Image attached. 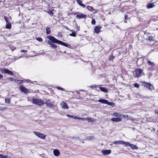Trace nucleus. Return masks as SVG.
I'll list each match as a JSON object with an SVG mask.
<instances>
[{
    "mask_svg": "<svg viewBox=\"0 0 158 158\" xmlns=\"http://www.w3.org/2000/svg\"><path fill=\"white\" fill-rule=\"evenodd\" d=\"M47 37L49 40H51L53 42L69 48L73 49L76 48L77 47V45L75 44L74 43L68 44L62 41L58 40L55 37L51 35H47Z\"/></svg>",
    "mask_w": 158,
    "mask_h": 158,
    "instance_id": "nucleus-1",
    "label": "nucleus"
},
{
    "mask_svg": "<svg viewBox=\"0 0 158 158\" xmlns=\"http://www.w3.org/2000/svg\"><path fill=\"white\" fill-rule=\"evenodd\" d=\"M143 70L140 68L136 69L135 70L133 71V72L134 77H135L137 78L140 77L143 75Z\"/></svg>",
    "mask_w": 158,
    "mask_h": 158,
    "instance_id": "nucleus-2",
    "label": "nucleus"
},
{
    "mask_svg": "<svg viewBox=\"0 0 158 158\" xmlns=\"http://www.w3.org/2000/svg\"><path fill=\"white\" fill-rule=\"evenodd\" d=\"M146 64L148 66V71H153L155 69V64L154 62L148 60Z\"/></svg>",
    "mask_w": 158,
    "mask_h": 158,
    "instance_id": "nucleus-3",
    "label": "nucleus"
},
{
    "mask_svg": "<svg viewBox=\"0 0 158 158\" xmlns=\"http://www.w3.org/2000/svg\"><path fill=\"white\" fill-rule=\"evenodd\" d=\"M32 102L34 104H35L40 106L44 104V102L42 99H38L35 98H33L32 99Z\"/></svg>",
    "mask_w": 158,
    "mask_h": 158,
    "instance_id": "nucleus-4",
    "label": "nucleus"
},
{
    "mask_svg": "<svg viewBox=\"0 0 158 158\" xmlns=\"http://www.w3.org/2000/svg\"><path fill=\"white\" fill-rule=\"evenodd\" d=\"M0 71L2 73H8L10 75H13V73L12 71L5 68L1 69Z\"/></svg>",
    "mask_w": 158,
    "mask_h": 158,
    "instance_id": "nucleus-5",
    "label": "nucleus"
},
{
    "mask_svg": "<svg viewBox=\"0 0 158 158\" xmlns=\"http://www.w3.org/2000/svg\"><path fill=\"white\" fill-rule=\"evenodd\" d=\"M148 34V37L146 38V40H148V42H149V44L151 45H152L153 44V43H151L152 41H154V38L152 36V35L150 33Z\"/></svg>",
    "mask_w": 158,
    "mask_h": 158,
    "instance_id": "nucleus-6",
    "label": "nucleus"
},
{
    "mask_svg": "<svg viewBox=\"0 0 158 158\" xmlns=\"http://www.w3.org/2000/svg\"><path fill=\"white\" fill-rule=\"evenodd\" d=\"M77 14H79L78 15H77L76 16V17L77 19H81L85 18L86 17V15L83 14L81 13H80L79 12H75L73 14L74 15H77Z\"/></svg>",
    "mask_w": 158,
    "mask_h": 158,
    "instance_id": "nucleus-7",
    "label": "nucleus"
},
{
    "mask_svg": "<svg viewBox=\"0 0 158 158\" xmlns=\"http://www.w3.org/2000/svg\"><path fill=\"white\" fill-rule=\"evenodd\" d=\"M33 133L34 134L37 136L38 137L42 139H44L45 138L46 135H44L43 134L40 133V132L34 131Z\"/></svg>",
    "mask_w": 158,
    "mask_h": 158,
    "instance_id": "nucleus-8",
    "label": "nucleus"
},
{
    "mask_svg": "<svg viewBox=\"0 0 158 158\" xmlns=\"http://www.w3.org/2000/svg\"><path fill=\"white\" fill-rule=\"evenodd\" d=\"M21 92H23L25 94H27L29 93V90L26 88L23 87L22 85L19 86Z\"/></svg>",
    "mask_w": 158,
    "mask_h": 158,
    "instance_id": "nucleus-9",
    "label": "nucleus"
},
{
    "mask_svg": "<svg viewBox=\"0 0 158 158\" xmlns=\"http://www.w3.org/2000/svg\"><path fill=\"white\" fill-rule=\"evenodd\" d=\"M101 28V26L99 25L95 26L94 28V32L95 33L97 34H98L99 32L101 31L100 30Z\"/></svg>",
    "mask_w": 158,
    "mask_h": 158,
    "instance_id": "nucleus-10",
    "label": "nucleus"
},
{
    "mask_svg": "<svg viewBox=\"0 0 158 158\" xmlns=\"http://www.w3.org/2000/svg\"><path fill=\"white\" fill-rule=\"evenodd\" d=\"M127 145L130 147L131 148H132L133 149H138V147L137 146L129 142H127V143H126L125 146H127Z\"/></svg>",
    "mask_w": 158,
    "mask_h": 158,
    "instance_id": "nucleus-11",
    "label": "nucleus"
},
{
    "mask_svg": "<svg viewBox=\"0 0 158 158\" xmlns=\"http://www.w3.org/2000/svg\"><path fill=\"white\" fill-rule=\"evenodd\" d=\"M50 40L48 41V44L51 45V47L54 49H56L57 48V46L56 44H55V43L53 42L51 40Z\"/></svg>",
    "mask_w": 158,
    "mask_h": 158,
    "instance_id": "nucleus-12",
    "label": "nucleus"
},
{
    "mask_svg": "<svg viewBox=\"0 0 158 158\" xmlns=\"http://www.w3.org/2000/svg\"><path fill=\"white\" fill-rule=\"evenodd\" d=\"M113 143L115 144H122L126 145L127 142H125L123 140L116 141L113 142Z\"/></svg>",
    "mask_w": 158,
    "mask_h": 158,
    "instance_id": "nucleus-13",
    "label": "nucleus"
},
{
    "mask_svg": "<svg viewBox=\"0 0 158 158\" xmlns=\"http://www.w3.org/2000/svg\"><path fill=\"white\" fill-rule=\"evenodd\" d=\"M44 104H46L47 106L48 107H53L54 105L49 100H47L44 102Z\"/></svg>",
    "mask_w": 158,
    "mask_h": 158,
    "instance_id": "nucleus-14",
    "label": "nucleus"
},
{
    "mask_svg": "<svg viewBox=\"0 0 158 158\" xmlns=\"http://www.w3.org/2000/svg\"><path fill=\"white\" fill-rule=\"evenodd\" d=\"M111 152L110 150H103L102 151V153L105 155L110 154Z\"/></svg>",
    "mask_w": 158,
    "mask_h": 158,
    "instance_id": "nucleus-15",
    "label": "nucleus"
},
{
    "mask_svg": "<svg viewBox=\"0 0 158 158\" xmlns=\"http://www.w3.org/2000/svg\"><path fill=\"white\" fill-rule=\"evenodd\" d=\"M155 6V5L154 4V2L149 3L146 6V8L148 9L152 8Z\"/></svg>",
    "mask_w": 158,
    "mask_h": 158,
    "instance_id": "nucleus-16",
    "label": "nucleus"
},
{
    "mask_svg": "<svg viewBox=\"0 0 158 158\" xmlns=\"http://www.w3.org/2000/svg\"><path fill=\"white\" fill-rule=\"evenodd\" d=\"M77 3L81 6L83 8L85 7V5L83 3H82V1L81 0H76Z\"/></svg>",
    "mask_w": 158,
    "mask_h": 158,
    "instance_id": "nucleus-17",
    "label": "nucleus"
},
{
    "mask_svg": "<svg viewBox=\"0 0 158 158\" xmlns=\"http://www.w3.org/2000/svg\"><path fill=\"white\" fill-rule=\"evenodd\" d=\"M111 120L114 122H118L121 121V119L119 118H112Z\"/></svg>",
    "mask_w": 158,
    "mask_h": 158,
    "instance_id": "nucleus-18",
    "label": "nucleus"
},
{
    "mask_svg": "<svg viewBox=\"0 0 158 158\" xmlns=\"http://www.w3.org/2000/svg\"><path fill=\"white\" fill-rule=\"evenodd\" d=\"M54 155L56 156H58L60 155V152L57 149H55L53 152Z\"/></svg>",
    "mask_w": 158,
    "mask_h": 158,
    "instance_id": "nucleus-19",
    "label": "nucleus"
},
{
    "mask_svg": "<svg viewBox=\"0 0 158 158\" xmlns=\"http://www.w3.org/2000/svg\"><path fill=\"white\" fill-rule=\"evenodd\" d=\"M99 88L100 90L103 92L105 93H107L108 92V89L105 87H100Z\"/></svg>",
    "mask_w": 158,
    "mask_h": 158,
    "instance_id": "nucleus-20",
    "label": "nucleus"
},
{
    "mask_svg": "<svg viewBox=\"0 0 158 158\" xmlns=\"http://www.w3.org/2000/svg\"><path fill=\"white\" fill-rule=\"evenodd\" d=\"M54 10L53 9L52 10H49L47 11H45L48 14L50 15L51 16H52L53 15V11Z\"/></svg>",
    "mask_w": 158,
    "mask_h": 158,
    "instance_id": "nucleus-21",
    "label": "nucleus"
},
{
    "mask_svg": "<svg viewBox=\"0 0 158 158\" xmlns=\"http://www.w3.org/2000/svg\"><path fill=\"white\" fill-rule=\"evenodd\" d=\"M107 101V100L104 99H100L98 100V102L104 104H106Z\"/></svg>",
    "mask_w": 158,
    "mask_h": 158,
    "instance_id": "nucleus-22",
    "label": "nucleus"
},
{
    "mask_svg": "<svg viewBox=\"0 0 158 158\" xmlns=\"http://www.w3.org/2000/svg\"><path fill=\"white\" fill-rule=\"evenodd\" d=\"M121 115H122V114L118 113L117 112H114L112 114V115L113 116H114L116 117H121Z\"/></svg>",
    "mask_w": 158,
    "mask_h": 158,
    "instance_id": "nucleus-23",
    "label": "nucleus"
},
{
    "mask_svg": "<svg viewBox=\"0 0 158 158\" xmlns=\"http://www.w3.org/2000/svg\"><path fill=\"white\" fill-rule=\"evenodd\" d=\"M72 31V33L70 34L69 35L74 37H76V32L75 31Z\"/></svg>",
    "mask_w": 158,
    "mask_h": 158,
    "instance_id": "nucleus-24",
    "label": "nucleus"
},
{
    "mask_svg": "<svg viewBox=\"0 0 158 158\" xmlns=\"http://www.w3.org/2000/svg\"><path fill=\"white\" fill-rule=\"evenodd\" d=\"M0 158H11L10 156H9L8 155L5 156L2 154H0Z\"/></svg>",
    "mask_w": 158,
    "mask_h": 158,
    "instance_id": "nucleus-25",
    "label": "nucleus"
},
{
    "mask_svg": "<svg viewBox=\"0 0 158 158\" xmlns=\"http://www.w3.org/2000/svg\"><path fill=\"white\" fill-rule=\"evenodd\" d=\"M11 27V25L10 23L6 24V27L7 29H10Z\"/></svg>",
    "mask_w": 158,
    "mask_h": 158,
    "instance_id": "nucleus-26",
    "label": "nucleus"
},
{
    "mask_svg": "<svg viewBox=\"0 0 158 158\" xmlns=\"http://www.w3.org/2000/svg\"><path fill=\"white\" fill-rule=\"evenodd\" d=\"M87 8L89 10H90L91 11H93L94 10L93 7L92 6H87Z\"/></svg>",
    "mask_w": 158,
    "mask_h": 158,
    "instance_id": "nucleus-27",
    "label": "nucleus"
},
{
    "mask_svg": "<svg viewBox=\"0 0 158 158\" xmlns=\"http://www.w3.org/2000/svg\"><path fill=\"white\" fill-rule=\"evenodd\" d=\"M10 99L9 98H6L5 99V102L8 104H10Z\"/></svg>",
    "mask_w": 158,
    "mask_h": 158,
    "instance_id": "nucleus-28",
    "label": "nucleus"
},
{
    "mask_svg": "<svg viewBox=\"0 0 158 158\" xmlns=\"http://www.w3.org/2000/svg\"><path fill=\"white\" fill-rule=\"evenodd\" d=\"M74 119H81L83 120H86V118H82L81 117H77L76 116H75L74 117Z\"/></svg>",
    "mask_w": 158,
    "mask_h": 158,
    "instance_id": "nucleus-29",
    "label": "nucleus"
},
{
    "mask_svg": "<svg viewBox=\"0 0 158 158\" xmlns=\"http://www.w3.org/2000/svg\"><path fill=\"white\" fill-rule=\"evenodd\" d=\"M114 58L115 56H113V55H112L111 56H109L108 60L110 61H113Z\"/></svg>",
    "mask_w": 158,
    "mask_h": 158,
    "instance_id": "nucleus-30",
    "label": "nucleus"
},
{
    "mask_svg": "<svg viewBox=\"0 0 158 158\" xmlns=\"http://www.w3.org/2000/svg\"><path fill=\"white\" fill-rule=\"evenodd\" d=\"M93 119H92L90 118L87 117L86 118V120H87L88 122H90L93 121Z\"/></svg>",
    "mask_w": 158,
    "mask_h": 158,
    "instance_id": "nucleus-31",
    "label": "nucleus"
},
{
    "mask_svg": "<svg viewBox=\"0 0 158 158\" xmlns=\"http://www.w3.org/2000/svg\"><path fill=\"white\" fill-rule=\"evenodd\" d=\"M46 34H49L51 32V30L49 28H47L46 29Z\"/></svg>",
    "mask_w": 158,
    "mask_h": 158,
    "instance_id": "nucleus-32",
    "label": "nucleus"
},
{
    "mask_svg": "<svg viewBox=\"0 0 158 158\" xmlns=\"http://www.w3.org/2000/svg\"><path fill=\"white\" fill-rule=\"evenodd\" d=\"M147 88H148L149 89L152 90L153 89V85L150 83V85H149Z\"/></svg>",
    "mask_w": 158,
    "mask_h": 158,
    "instance_id": "nucleus-33",
    "label": "nucleus"
},
{
    "mask_svg": "<svg viewBox=\"0 0 158 158\" xmlns=\"http://www.w3.org/2000/svg\"><path fill=\"white\" fill-rule=\"evenodd\" d=\"M36 39L37 41L40 42H41L43 40L42 39L41 37L37 38Z\"/></svg>",
    "mask_w": 158,
    "mask_h": 158,
    "instance_id": "nucleus-34",
    "label": "nucleus"
},
{
    "mask_svg": "<svg viewBox=\"0 0 158 158\" xmlns=\"http://www.w3.org/2000/svg\"><path fill=\"white\" fill-rule=\"evenodd\" d=\"M149 85H150V83H147L146 82H144V85L145 87H146L147 88L148 87Z\"/></svg>",
    "mask_w": 158,
    "mask_h": 158,
    "instance_id": "nucleus-35",
    "label": "nucleus"
},
{
    "mask_svg": "<svg viewBox=\"0 0 158 158\" xmlns=\"http://www.w3.org/2000/svg\"><path fill=\"white\" fill-rule=\"evenodd\" d=\"M106 104H108L110 106H112L113 104H114V103L113 102H110L108 101V100H107V103H106Z\"/></svg>",
    "mask_w": 158,
    "mask_h": 158,
    "instance_id": "nucleus-36",
    "label": "nucleus"
},
{
    "mask_svg": "<svg viewBox=\"0 0 158 158\" xmlns=\"http://www.w3.org/2000/svg\"><path fill=\"white\" fill-rule=\"evenodd\" d=\"M91 23L92 25H95L96 23V21L94 19H93L91 20Z\"/></svg>",
    "mask_w": 158,
    "mask_h": 158,
    "instance_id": "nucleus-37",
    "label": "nucleus"
},
{
    "mask_svg": "<svg viewBox=\"0 0 158 158\" xmlns=\"http://www.w3.org/2000/svg\"><path fill=\"white\" fill-rule=\"evenodd\" d=\"M134 86L135 87L138 88H139L140 86L137 83H135L134 85Z\"/></svg>",
    "mask_w": 158,
    "mask_h": 158,
    "instance_id": "nucleus-38",
    "label": "nucleus"
},
{
    "mask_svg": "<svg viewBox=\"0 0 158 158\" xmlns=\"http://www.w3.org/2000/svg\"><path fill=\"white\" fill-rule=\"evenodd\" d=\"M76 29H77V31H79L80 30V27L79 26H78V25H76Z\"/></svg>",
    "mask_w": 158,
    "mask_h": 158,
    "instance_id": "nucleus-39",
    "label": "nucleus"
},
{
    "mask_svg": "<svg viewBox=\"0 0 158 158\" xmlns=\"http://www.w3.org/2000/svg\"><path fill=\"white\" fill-rule=\"evenodd\" d=\"M63 106L65 108H66V109H67L68 108V106H67V104L65 103H64Z\"/></svg>",
    "mask_w": 158,
    "mask_h": 158,
    "instance_id": "nucleus-40",
    "label": "nucleus"
},
{
    "mask_svg": "<svg viewBox=\"0 0 158 158\" xmlns=\"http://www.w3.org/2000/svg\"><path fill=\"white\" fill-rule=\"evenodd\" d=\"M4 19H5V20L7 23H8V20L7 17L6 16H4Z\"/></svg>",
    "mask_w": 158,
    "mask_h": 158,
    "instance_id": "nucleus-41",
    "label": "nucleus"
},
{
    "mask_svg": "<svg viewBox=\"0 0 158 158\" xmlns=\"http://www.w3.org/2000/svg\"><path fill=\"white\" fill-rule=\"evenodd\" d=\"M154 48L155 50H158V44L157 43L155 45Z\"/></svg>",
    "mask_w": 158,
    "mask_h": 158,
    "instance_id": "nucleus-42",
    "label": "nucleus"
},
{
    "mask_svg": "<svg viewBox=\"0 0 158 158\" xmlns=\"http://www.w3.org/2000/svg\"><path fill=\"white\" fill-rule=\"evenodd\" d=\"M139 60L138 59V60H137V62H136V64H137V65L138 66H140V65H142V64L143 63H142V64H139Z\"/></svg>",
    "mask_w": 158,
    "mask_h": 158,
    "instance_id": "nucleus-43",
    "label": "nucleus"
},
{
    "mask_svg": "<svg viewBox=\"0 0 158 158\" xmlns=\"http://www.w3.org/2000/svg\"><path fill=\"white\" fill-rule=\"evenodd\" d=\"M66 116L69 117H71V118H74V117H75V116L74 115H71L69 114H67Z\"/></svg>",
    "mask_w": 158,
    "mask_h": 158,
    "instance_id": "nucleus-44",
    "label": "nucleus"
},
{
    "mask_svg": "<svg viewBox=\"0 0 158 158\" xmlns=\"http://www.w3.org/2000/svg\"><path fill=\"white\" fill-rule=\"evenodd\" d=\"M57 89H58L61 90H62V91H64L65 90L63 88H61V87H57Z\"/></svg>",
    "mask_w": 158,
    "mask_h": 158,
    "instance_id": "nucleus-45",
    "label": "nucleus"
},
{
    "mask_svg": "<svg viewBox=\"0 0 158 158\" xmlns=\"http://www.w3.org/2000/svg\"><path fill=\"white\" fill-rule=\"evenodd\" d=\"M64 28H65V29H67V30H68L70 31H73V30H70V29L68 28V27L67 26H64Z\"/></svg>",
    "mask_w": 158,
    "mask_h": 158,
    "instance_id": "nucleus-46",
    "label": "nucleus"
},
{
    "mask_svg": "<svg viewBox=\"0 0 158 158\" xmlns=\"http://www.w3.org/2000/svg\"><path fill=\"white\" fill-rule=\"evenodd\" d=\"M17 82H19L20 84H22L23 83V80H17Z\"/></svg>",
    "mask_w": 158,
    "mask_h": 158,
    "instance_id": "nucleus-47",
    "label": "nucleus"
},
{
    "mask_svg": "<svg viewBox=\"0 0 158 158\" xmlns=\"http://www.w3.org/2000/svg\"><path fill=\"white\" fill-rule=\"evenodd\" d=\"M27 52V51L25 50H23L22 49L21 50L20 52H24L26 53Z\"/></svg>",
    "mask_w": 158,
    "mask_h": 158,
    "instance_id": "nucleus-48",
    "label": "nucleus"
},
{
    "mask_svg": "<svg viewBox=\"0 0 158 158\" xmlns=\"http://www.w3.org/2000/svg\"><path fill=\"white\" fill-rule=\"evenodd\" d=\"M8 79L11 81H13L14 80V78L13 77H10L8 78Z\"/></svg>",
    "mask_w": 158,
    "mask_h": 158,
    "instance_id": "nucleus-49",
    "label": "nucleus"
},
{
    "mask_svg": "<svg viewBox=\"0 0 158 158\" xmlns=\"http://www.w3.org/2000/svg\"><path fill=\"white\" fill-rule=\"evenodd\" d=\"M15 48H15V47H11V48H10V49H11V50L12 51H14V50Z\"/></svg>",
    "mask_w": 158,
    "mask_h": 158,
    "instance_id": "nucleus-50",
    "label": "nucleus"
},
{
    "mask_svg": "<svg viewBox=\"0 0 158 158\" xmlns=\"http://www.w3.org/2000/svg\"><path fill=\"white\" fill-rule=\"evenodd\" d=\"M128 19V15H125V20H126Z\"/></svg>",
    "mask_w": 158,
    "mask_h": 158,
    "instance_id": "nucleus-51",
    "label": "nucleus"
},
{
    "mask_svg": "<svg viewBox=\"0 0 158 158\" xmlns=\"http://www.w3.org/2000/svg\"><path fill=\"white\" fill-rule=\"evenodd\" d=\"M3 78V76L2 74H0V79H1V78L2 79Z\"/></svg>",
    "mask_w": 158,
    "mask_h": 158,
    "instance_id": "nucleus-52",
    "label": "nucleus"
},
{
    "mask_svg": "<svg viewBox=\"0 0 158 158\" xmlns=\"http://www.w3.org/2000/svg\"><path fill=\"white\" fill-rule=\"evenodd\" d=\"M155 111V112L156 114H158V110H156Z\"/></svg>",
    "mask_w": 158,
    "mask_h": 158,
    "instance_id": "nucleus-53",
    "label": "nucleus"
},
{
    "mask_svg": "<svg viewBox=\"0 0 158 158\" xmlns=\"http://www.w3.org/2000/svg\"><path fill=\"white\" fill-rule=\"evenodd\" d=\"M124 22L126 23H127V21H126V20H125V19L124 20Z\"/></svg>",
    "mask_w": 158,
    "mask_h": 158,
    "instance_id": "nucleus-54",
    "label": "nucleus"
},
{
    "mask_svg": "<svg viewBox=\"0 0 158 158\" xmlns=\"http://www.w3.org/2000/svg\"><path fill=\"white\" fill-rule=\"evenodd\" d=\"M130 48H132V46H131V45H130V46H129V48H130Z\"/></svg>",
    "mask_w": 158,
    "mask_h": 158,
    "instance_id": "nucleus-55",
    "label": "nucleus"
},
{
    "mask_svg": "<svg viewBox=\"0 0 158 158\" xmlns=\"http://www.w3.org/2000/svg\"><path fill=\"white\" fill-rule=\"evenodd\" d=\"M96 87V86H95V87H94L93 86H91V87H92V88H94V87Z\"/></svg>",
    "mask_w": 158,
    "mask_h": 158,
    "instance_id": "nucleus-56",
    "label": "nucleus"
},
{
    "mask_svg": "<svg viewBox=\"0 0 158 158\" xmlns=\"http://www.w3.org/2000/svg\"><path fill=\"white\" fill-rule=\"evenodd\" d=\"M135 1H136V0H135V1H134V2H135Z\"/></svg>",
    "mask_w": 158,
    "mask_h": 158,
    "instance_id": "nucleus-57",
    "label": "nucleus"
},
{
    "mask_svg": "<svg viewBox=\"0 0 158 158\" xmlns=\"http://www.w3.org/2000/svg\"><path fill=\"white\" fill-rule=\"evenodd\" d=\"M135 1H136V0H135V1H134V2H135Z\"/></svg>",
    "mask_w": 158,
    "mask_h": 158,
    "instance_id": "nucleus-58",
    "label": "nucleus"
},
{
    "mask_svg": "<svg viewBox=\"0 0 158 158\" xmlns=\"http://www.w3.org/2000/svg\"><path fill=\"white\" fill-rule=\"evenodd\" d=\"M135 1H136V0H135V1H134V2H135Z\"/></svg>",
    "mask_w": 158,
    "mask_h": 158,
    "instance_id": "nucleus-59",
    "label": "nucleus"
}]
</instances>
